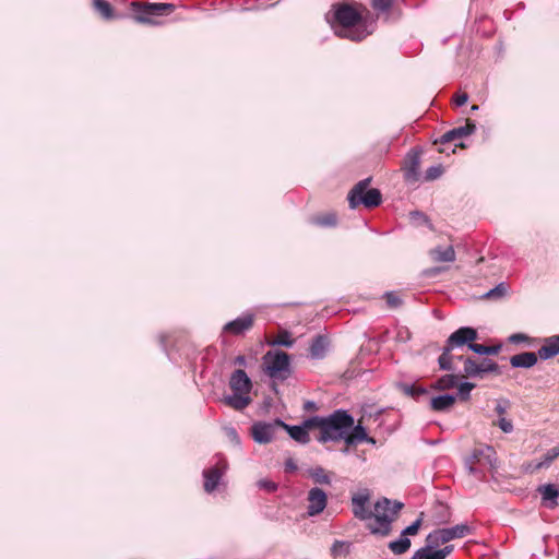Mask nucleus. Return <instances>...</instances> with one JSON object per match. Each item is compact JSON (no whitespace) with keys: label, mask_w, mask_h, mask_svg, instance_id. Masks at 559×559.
<instances>
[{"label":"nucleus","mask_w":559,"mask_h":559,"mask_svg":"<svg viewBox=\"0 0 559 559\" xmlns=\"http://www.w3.org/2000/svg\"><path fill=\"white\" fill-rule=\"evenodd\" d=\"M333 17L341 26L340 29H335L338 37L360 41L371 34V31L361 25V14L348 3L333 5Z\"/></svg>","instance_id":"nucleus-1"},{"label":"nucleus","mask_w":559,"mask_h":559,"mask_svg":"<svg viewBox=\"0 0 559 559\" xmlns=\"http://www.w3.org/2000/svg\"><path fill=\"white\" fill-rule=\"evenodd\" d=\"M229 388L233 394L222 397V403L231 407L235 411H243L248 407L252 399L250 392L252 390V382L248 374L242 369H236L229 378Z\"/></svg>","instance_id":"nucleus-2"},{"label":"nucleus","mask_w":559,"mask_h":559,"mask_svg":"<svg viewBox=\"0 0 559 559\" xmlns=\"http://www.w3.org/2000/svg\"><path fill=\"white\" fill-rule=\"evenodd\" d=\"M353 425L354 417L346 411L337 409L330 416L325 417L321 430L316 436V439L321 443L342 440L343 435L350 429Z\"/></svg>","instance_id":"nucleus-3"},{"label":"nucleus","mask_w":559,"mask_h":559,"mask_svg":"<svg viewBox=\"0 0 559 559\" xmlns=\"http://www.w3.org/2000/svg\"><path fill=\"white\" fill-rule=\"evenodd\" d=\"M403 508V503L383 498L374 504L372 516L376 524H369L368 527L372 534L385 536L391 531L393 518Z\"/></svg>","instance_id":"nucleus-4"},{"label":"nucleus","mask_w":559,"mask_h":559,"mask_svg":"<svg viewBox=\"0 0 559 559\" xmlns=\"http://www.w3.org/2000/svg\"><path fill=\"white\" fill-rule=\"evenodd\" d=\"M370 181L371 178L360 180L349 191L347 200L352 209H356L359 205L371 209L381 204V192L374 188L369 189Z\"/></svg>","instance_id":"nucleus-5"},{"label":"nucleus","mask_w":559,"mask_h":559,"mask_svg":"<svg viewBox=\"0 0 559 559\" xmlns=\"http://www.w3.org/2000/svg\"><path fill=\"white\" fill-rule=\"evenodd\" d=\"M263 366L272 379L286 380L290 374V357L282 350H269L263 356Z\"/></svg>","instance_id":"nucleus-6"},{"label":"nucleus","mask_w":559,"mask_h":559,"mask_svg":"<svg viewBox=\"0 0 559 559\" xmlns=\"http://www.w3.org/2000/svg\"><path fill=\"white\" fill-rule=\"evenodd\" d=\"M132 7L135 12L133 16L134 21L150 25L157 24L154 17L168 14L175 10L173 3H146L144 7L133 3Z\"/></svg>","instance_id":"nucleus-7"},{"label":"nucleus","mask_w":559,"mask_h":559,"mask_svg":"<svg viewBox=\"0 0 559 559\" xmlns=\"http://www.w3.org/2000/svg\"><path fill=\"white\" fill-rule=\"evenodd\" d=\"M472 526H469L466 523H461L452 527L435 530L433 532L428 534V536L426 537V543L439 546L441 544L449 543L456 538H463L472 534Z\"/></svg>","instance_id":"nucleus-8"},{"label":"nucleus","mask_w":559,"mask_h":559,"mask_svg":"<svg viewBox=\"0 0 559 559\" xmlns=\"http://www.w3.org/2000/svg\"><path fill=\"white\" fill-rule=\"evenodd\" d=\"M471 474H479L480 471L476 467V464L488 466L490 468L497 467V454L492 447L480 445L475 448L472 455L465 462Z\"/></svg>","instance_id":"nucleus-9"},{"label":"nucleus","mask_w":559,"mask_h":559,"mask_svg":"<svg viewBox=\"0 0 559 559\" xmlns=\"http://www.w3.org/2000/svg\"><path fill=\"white\" fill-rule=\"evenodd\" d=\"M227 469V462L223 457H218L215 465L205 468L203 471L204 478V490L207 493H212L219 485L222 477L224 476Z\"/></svg>","instance_id":"nucleus-10"},{"label":"nucleus","mask_w":559,"mask_h":559,"mask_svg":"<svg viewBox=\"0 0 559 559\" xmlns=\"http://www.w3.org/2000/svg\"><path fill=\"white\" fill-rule=\"evenodd\" d=\"M307 501V514L309 516H317L326 508L328 496L323 489L313 487L308 491Z\"/></svg>","instance_id":"nucleus-11"},{"label":"nucleus","mask_w":559,"mask_h":559,"mask_svg":"<svg viewBox=\"0 0 559 559\" xmlns=\"http://www.w3.org/2000/svg\"><path fill=\"white\" fill-rule=\"evenodd\" d=\"M276 427H281L276 420L274 423H254L251 427V435L253 440L260 444L271 442L274 438Z\"/></svg>","instance_id":"nucleus-12"},{"label":"nucleus","mask_w":559,"mask_h":559,"mask_svg":"<svg viewBox=\"0 0 559 559\" xmlns=\"http://www.w3.org/2000/svg\"><path fill=\"white\" fill-rule=\"evenodd\" d=\"M478 337V333L474 328L463 326L454 331L447 340L450 347H461L463 345L474 344V341Z\"/></svg>","instance_id":"nucleus-13"},{"label":"nucleus","mask_w":559,"mask_h":559,"mask_svg":"<svg viewBox=\"0 0 559 559\" xmlns=\"http://www.w3.org/2000/svg\"><path fill=\"white\" fill-rule=\"evenodd\" d=\"M438 545L426 543L425 547L417 549L412 559H445L454 547L453 545H447L441 549H435Z\"/></svg>","instance_id":"nucleus-14"},{"label":"nucleus","mask_w":559,"mask_h":559,"mask_svg":"<svg viewBox=\"0 0 559 559\" xmlns=\"http://www.w3.org/2000/svg\"><path fill=\"white\" fill-rule=\"evenodd\" d=\"M475 130H476V124L473 121L467 120L465 126L453 128V129L449 130L448 132H445L440 138L439 142L440 143H449L456 139H462L467 135H471L475 132Z\"/></svg>","instance_id":"nucleus-15"},{"label":"nucleus","mask_w":559,"mask_h":559,"mask_svg":"<svg viewBox=\"0 0 559 559\" xmlns=\"http://www.w3.org/2000/svg\"><path fill=\"white\" fill-rule=\"evenodd\" d=\"M253 325V316L245 314L238 317L237 319L226 323L224 325V331L229 332L235 335L242 334L243 332L250 330Z\"/></svg>","instance_id":"nucleus-16"},{"label":"nucleus","mask_w":559,"mask_h":559,"mask_svg":"<svg viewBox=\"0 0 559 559\" xmlns=\"http://www.w3.org/2000/svg\"><path fill=\"white\" fill-rule=\"evenodd\" d=\"M537 354L543 360L557 356L559 354V335L546 337Z\"/></svg>","instance_id":"nucleus-17"},{"label":"nucleus","mask_w":559,"mask_h":559,"mask_svg":"<svg viewBox=\"0 0 559 559\" xmlns=\"http://www.w3.org/2000/svg\"><path fill=\"white\" fill-rule=\"evenodd\" d=\"M429 257L433 262H454L456 259L453 246H437L429 250Z\"/></svg>","instance_id":"nucleus-18"},{"label":"nucleus","mask_w":559,"mask_h":559,"mask_svg":"<svg viewBox=\"0 0 559 559\" xmlns=\"http://www.w3.org/2000/svg\"><path fill=\"white\" fill-rule=\"evenodd\" d=\"M538 492L542 495V499L547 508L554 509L558 502L559 486L554 484H547L538 487Z\"/></svg>","instance_id":"nucleus-19"},{"label":"nucleus","mask_w":559,"mask_h":559,"mask_svg":"<svg viewBox=\"0 0 559 559\" xmlns=\"http://www.w3.org/2000/svg\"><path fill=\"white\" fill-rule=\"evenodd\" d=\"M538 354L533 352H524L513 355L510 358V364L513 368H531L536 365Z\"/></svg>","instance_id":"nucleus-20"},{"label":"nucleus","mask_w":559,"mask_h":559,"mask_svg":"<svg viewBox=\"0 0 559 559\" xmlns=\"http://www.w3.org/2000/svg\"><path fill=\"white\" fill-rule=\"evenodd\" d=\"M276 423L281 425V427L285 428L289 433L290 438L295 441L306 444L310 441L309 432L304 425L300 426H289L284 421L276 419Z\"/></svg>","instance_id":"nucleus-21"},{"label":"nucleus","mask_w":559,"mask_h":559,"mask_svg":"<svg viewBox=\"0 0 559 559\" xmlns=\"http://www.w3.org/2000/svg\"><path fill=\"white\" fill-rule=\"evenodd\" d=\"M329 341L323 335H317L310 345V355L314 359H322L328 350Z\"/></svg>","instance_id":"nucleus-22"},{"label":"nucleus","mask_w":559,"mask_h":559,"mask_svg":"<svg viewBox=\"0 0 559 559\" xmlns=\"http://www.w3.org/2000/svg\"><path fill=\"white\" fill-rule=\"evenodd\" d=\"M352 428L353 429L350 433L343 435V440L347 447L364 442V439H366L367 435L365 427L360 423L356 426L353 425Z\"/></svg>","instance_id":"nucleus-23"},{"label":"nucleus","mask_w":559,"mask_h":559,"mask_svg":"<svg viewBox=\"0 0 559 559\" xmlns=\"http://www.w3.org/2000/svg\"><path fill=\"white\" fill-rule=\"evenodd\" d=\"M455 403V396L452 394H443L435 396L430 400V406L433 411L444 412L450 409Z\"/></svg>","instance_id":"nucleus-24"},{"label":"nucleus","mask_w":559,"mask_h":559,"mask_svg":"<svg viewBox=\"0 0 559 559\" xmlns=\"http://www.w3.org/2000/svg\"><path fill=\"white\" fill-rule=\"evenodd\" d=\"M420 165V155L416 151H411L406 156V177L415 179L417 177L418 168Z\"/></svg>","instance_id":"nucleus-25"},{"label":"nucleus","mask_w":559,"mask_h":559,"mask_svg":"<svg viewBox=\"0 0 559 559\" xmlns=\"http://www.w3.org/2000/svg\"><path fill=\"white\" fill-rule=\"evenodd\" d=\"M453 349L454 347H450V344L445 343L443 352L438 359L440 369L448 371L455 369L453 364L455 357L451 354Z\"/></svg>","instance_id":"nucleus-26"},{"label":"nucleus","mask_w":559,"mask_h":559,"mask_svg":"<svg viewBox=\"0 0 559 559\" xmlns=\"http://www.w3.org/2000/svg\"><path fill=\"white\" fill-rule=\"evenodd\" d=\"M557 457H559V447H555L548 450L539 462L535 463L534 465H530L531 471L534 472L544 467H548Z\"/></svg>","instance_id":"nucleus-27"},{"label":"nucleus","mask_w":559,"mask_h":559,"mask_svg":"<svg viewBox=\"0 0 559 559\" xmlns=\"http://www.w3.org/2000/svg\"><path fill=\"white\" fill-rule=\"evenodd\" d=\"M411 547V540L408 537H405L401 534V537L396 540H392L389 543V549L394 555L405 554Z\"/></svg>","instance_id":"nucleus-28"},{"label":"nucleus","mask_w":559,"mask_h":559,"mask_svg":"<svg viewBox=\"0 0 559 559\" xmlns=\"http://www.w3.org/2000/svg\"><path fill=\"white\" fill-rule=\"evenodd\" d=\"M457 359L464 361V373L467 377L476 378L480 377L479 362L472 358L463 359L462 356L457 357Z\"/></svg>","instance_id":"nucleus-29"},{"label":"nucleus","mask_w":559,"mask_h":559,"mask_svg":"<svg viewBox=\"0 0 559 559\" xmlns=\"http://www.w3.org/2000/svg\"><path fill=\"white\" fill-rule=\"evenodd\" d=\"M309 475L317 484H320V485H330L331 484L330 475L321 466H317V467L310 469Z\"/></svg>","instance_id":"nucleus-30"},{"label":"nucleus","mask_w":559,"mask_h":559,"mask_svg":"<svg viewBox=\"0 0 559 559\" xmlns=\"http://www.w3.org/2000/svg\"><path fill=\"white\" fill-rule=\"evenodd\" d=\"M469 349L479 355H497L500 352L501 346L500 345L487 346L484 344L474 343V344H469Z\"/></svg>","instance_id":"nucleus-31"},{"label":"nucleus","mask_w":559,"mask_h":559,"mask_svg":"<svg viewBox=\"0 0 559 559\" xmlns=\"http://www.w3.org/2000/svg\"><path fill=\"white\" fill-rule=\"evenodd\" d=\"M457 384V376L455 374H444L440 379L437 380L435 388L438 390H449Z\"/></svg>","instance_id":"nucleus-32"},{"label":"nucleus","mask_w":559,"mask_h":559,"mask_svg":"<svg viewBox=\"0 0 559 559\" xmlns=\"http://www.w3.org/2000/svg\"><path fill=\"white\" fill-rule=\"evenodd\" d=\"M93 4L103 17L110 19L112 16L111 5L106 0H93Z\"/></svg>","instance_id":"nucleus-33"},{"label":"nucleus","mask_w":559,"mask_h":559,"mask_svg":"<svg viewBox=\"0 0 559 559\" xmlns=\"http://www.w3.org/2000/svg\"><path fill=\"white\" fill-rule=\"evenodd\" d=\"M401 390L412 397H419L420 395L427 394V390L423 386H417L415 384L403 383L400 385Z\"/></svg>","instance_id":"nucleus-34"},{"label":"nucleus","mask_w":559,"mask_h":559,"mask_svg":"<svg viewBox=\"0 0 559 559\" xmlns=\"http://www.w3.org/2000/svg\"><path fill=\"white\" fill-rule=\"evenodd\" d=\"M271 345L292 347L294 345V340L290 337L289 332L283 331L281 332L273 341L270 342Z\"/></svg>","instance_id":"nucleus-35"},{"label":"nucleus","mask_w":559,"mask_h":559,"mask_svg":"<svg viewBox=\"0 0 559 559\" xmlns=\"http://www.w3.org/2000/svg\"><path fill=\"white\" fill-rule=\"evenodd\" d=\"M312 223L319 226L331 227L336 224V216L333 213H328L322 216H317L312 218Z\"/></svg>","instance_id":"nucleus-36"},{"label":"nucleus","mask_w":559,"mask_h":559,"mask_svg":"<svg viewBox=\"0 0 559 559\" xmlns=\"http://www.w3.org/2000/svg\"><path fill=\"white\" fill-rule=\"evenodd\" d=\"M499 366L497 362H495L491 359L485 358L481 361H479V370H480V378L485 373L489 372H498Z\"/></svg>","instance_id":"nucleus-37"},{"label":"nucleus","mask_w":559,"mask_h":559,"mask_svg":"<svg viewBox=\"0 0 559 559\" xmlns=\"http://www.w3.org/2000/svg\"><path fill=\"white\" fill-rule=\"evenodd\" d=\"M354 516L359 520H369L372 518V512L369 511L366 504H353Z\"/></svg>","instance_id":"nucleus-38"},{"label":"nucleus","mask_w":559,"mask_h":559,"mask_svg":"<svg viewBox=\"0 0 559 559\" xmlns=\"http://www.w3.org/2000/svg\"><path fill=\"white\" fill-rule=\"evenodd\" d=\"M507 287L503 283L498 284L495 288L488 290L484 297L487 299H498L506 295Z\"/></svg>","instance_id":"nucleus-39"},{"label":"nucleus","mask_w":559,"mask_h":559,"mask_svg":"<svg viewBox=\"0 0 559 559\" xmlns=\"http://www.w3.org/2000/svg\"><path fill=\"white\" fill-rule=\"evenodd\" d=\"M324 420H325V417L313 416V417L306 419L302 423V425L306 427L307 430L312 429V428H319V431H320Z\"/></svg>","instance_id":"nucleus-40"},{"label":"nucleus","mask_w":559,"mask_h":559,"mask_svg":"<svg viewBox=\"0 0 559 559\" xmlns=\"http://www.w3.org/2000/svg\"><path fill=\"white\" fill-rule=\"evenodd\" d=\"M475 388V384L474 383H471V382H463L459 385V389H457V393H459V396L466 401L469 399L471 396V391Z\"/></svg>","instance_id":"nucleus-41"},{"label":"nucleus","mask_w":559,"mask_h":559,"mask_svg":"<svg viewBox=\"0 0 559 559\" xmlns=\"http://www.w3.org/2000/svg\"><path fill=\"white\" fill-rule=\"evenodd\" d=\"M443 173L441 165L431 166L426 170L425 179L430 181L439 178Z\"/></svg>","instance_id":"nucleus-42"},{"label":"nucleus","mask_w":559,"mask_h":559,"mask_svg":"<svg viewBox=\"0 0 559 559\" xmlns=\"http://www.w3.org/2000/svg\"><path fill=\"white\" fill-rule=\"evenodd\" d=\"M369 500H370V493L368 492V490H362L358 493H355L352 497V504H366L367 506Z\"/></svg>","instance_id":"nucleus-43"},{"label":"nucleus","mask_w":559,"mask_h":559,"mask_svg":"<svg viewBox=\"0 0 559 559\" xmlns=\"http://www.w3.org/2000/svg\"><path fill=\"white\" fill-rule=\"evenodd\" d=\"M421 521H423V513L414 523H412L409 526H407L405 530L402 531V535L405 537H407V535H416L421 525Z\"/></svg>","instance_id":"nucleus-44"},{"label":"nucleus","mask_w":559,"mask_h":559,"mask_svg":"<svg viewBox=\"0 0 559 559\" xmlns=\"http://www.w3.org/2000/svg\"><path fill=\"white\" fill-rule=\"evenodd\" d=\"M384 297L390 308H397L402 305L401 298L393 292L385 293Z\"/></svg>","instance_id":"nucleus-45"},{"label":"nucleus","mask_w":559,"mask_h":559,"mask_svg":"<svg viewBox=\"0 0 559 559\" xmlns=\"http://www.w3.org/2000/svg\"><path fill=\"white\" fill-rule=\"evenodd\" d=\"M348 548V544L342 540H335L331 547V552L333 556H338L343 552H346Z\"/></svg>","instance_id":"nucleus-46"},{"label":"nucleus","mask_w":559,"mask_h":559,"mask_svg":"<svg viewBox=\"0 0 559 559\" xmlns=\"http://www.w3.org/2000/svg\"><path fill=\"white\" fill-rule=\"evenodd\" d=\"M258 486L259 488L264 489L267 492H274L277 489V484L269 479L259 480Z\"/></svg>","instance_id":"nucleus-47"},{"label":"nucleus","mask_w":559,"mask_h":559,"mask_svg":"<svg viewBox=\"0 0 559 559\" xmlns=\"http://www.w3.org/2000/svg\"><path fill=\"white\" fill-rule=\"evenodd\" d=\"M497 425L506 433H510V432L513 431V424H512V421L507 419L506 417H500L498 423H497Z\"/></svg>","instance_id":"nucleus-48"},{"label":"nucleus","mask_w":559,"mask_h":559,"mask_svg":"<svg viewBox=\"0 0 559 559\" xmlns=\"http://www.w3.org/2000/svg\"><path fill=\"white\" fill-rule=\"evenodd\" d=\"M393 0H372V7L379 11H388Z\"/></svg>","instance_id":"nucleus-49"},{"label":"nucleus","mask_w":559,"mask_h":559,"mask_svg":"<svg viewBox=\"0 0 559 559\" xmlns=\"http://www.w3.org/2000/svg\"><path fill=\"white\" fill-rule=\"evenodd\" d=\"M226 435L236 445H240V438L235 428L229 427L226 429Z\"/></svg>","instance_id":"nucleus-50"},{"label":"nucleus","mask_w":559,"mask_h":559,"mask_svg":"<svg viewBox=\"0 0 559 559\" xmlns=\"http://www.w3.org/2000/svg\"><path fill=\"white\" fill-rule=\"evenodd\" d=\"M468 95L466 93H461L455 96L454 102L456 106H463L467 103Z\"/></svg>","instance_id":"nucleus-51"},{"label":"nucleus","mask_w":559,"mask_h":559,"mask_svg":"<svg viewBox=\"0 0 559 559\" xmlns=\"http://www.w3.org/2000/svg\"><path fill=\"white\" fill-rule=\"evenodd\" d=\"M526 340V336L524 334L518 333L510 336V341L513 343H519Z\"/></svg>","instance_id":"nucleus-52"},{"label":"nucleus","mask_w":559,"mask_h":559,"mask_svg":"<svg viewBox=\"0 0 559 559\" xmlns=\"http://www.w3.org/2000/svg\"><path fill=\"white\" fill-rule=\"evenodd\" d=\"M285 469L288 472L296 471L297 465L295 464V462L292 459H289L285 462Z\"/></svg>","instance_id":"nucleus-53"},{"label":"nucleus","mask_w":559,"mask_h":559,"mask_svg":"<svg viewBox=\"0 0 559 559\" xmlns=\"http://www.w3.org/2000/svg\"><path fill=\"white\" fill-rule=\"evenodd\" d=\"M441 271H442V269H441V267H431V269L426 270V271H425V274H426L427 276H433V275H436V274H439Z\"/></svg>","instance_id":"nucleus-54"},{"label":"nucleus","mask_w":559,"mask_h":559,"mask_svg":"<svg viewBox=\"0 0 559 559\" xmlns=\"http://www.w3.org/2000/svg\"><path fill=\"white\" fill-rule=\"evenodd\" d=\"M234 364H235V365H238V366H246V364H247L246 357H245V356H242V355L237 356V357L234 359Z\"/></svg>","instance_id":"nucleus-55"},{"label":"nucleus","mask_w":559,"mask_h":559,"mask_svg":"<svg viewBox=\"0 0 559 559\" xmlns=\"http://www.w3.org/2000/svg\"><path fill=\"white\" fill-rule=\"evenodd\" d=\"M495 411L498 415L502 417V415L506 413V405L502 403H498L495 407Z\"/></svg>","instance_id":"nucleus-56"},{"label":"nucleus","mask_w":559,"mask_h":559,"mask_svg":"<svg viewBox=\"0 0 559 559\" xmlns=\"http://www.w3.org/2000/svg\"><path fill=\"white\" fill-rule=\"evenodd\" d=\"M364 442L376 444V440L372 437H369L368 433L366 435V439H364Z\"/></svg>","instance_id":"nucleus-57"},{"label":"nucleus","mask_w":559,"mask_h":559,"mask_svg":"<svg viewBox=\"0 0 559 559\" xmlns=\"http://www.w3.org/2000/svg\"><path fill=\"white\" fill-rule=\"evenodd\" d=\"M305 407H306L307 409L314 408V407H316V404H314L313 402H311V401H308V402L306 403Z\"/></svg>","instance_id":"nucleus-58"},{"label":"nucleus","mask_w":559,"mask_h":559,"mask_svg":"<svg viewBox=\"0 0 559 559\" xmlns=\"http://www.w3.org/2000/svg\"><path fill=\"white\" fill-rule=\"evenodd\" d=\"M478 108H479V107H478L477 105H473V106H472V108H471V110H472V111H477V110H478Z\"/></svg>","instance_id":"nucleus-59"},{"label":"nucleus","mask_w":559,"mask_h":559,"mask_svg":"<svg viewBox=\"0 0 559 559\" xmlns=\"http://www.w3.org/2000/svg\"><path fill=\"white\" fill-rule=\"evenodd\" d=\"M405 334H406L405 338L408 340L409 338V333H408L407 330L405 331Z\"/></svg>","instance_id":"nucleus-60"}]
</instances>
